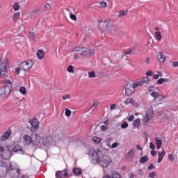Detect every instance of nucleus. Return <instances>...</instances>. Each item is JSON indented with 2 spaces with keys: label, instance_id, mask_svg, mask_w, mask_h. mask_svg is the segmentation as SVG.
<instances>
[{
  "label": "nucleus",
  "instance_id": "nucleus-61",
  "mask_svg": "<svg viewBox=\"0 0 178 178\" xmlns=\"http://www.w3.org/2000/svg\"><path fill=\"white\" fill-rule=\"evenodd\" d=\"M153 79H154V80H158V79H159V74H154L153 75Z\"/></svg>",
  "mask_w": 178,
  "mask_h": 178
},
{
  "label": "nucleus",
  "instance_id": "nucleus-41",
  "mask_svg": "<svg viewBox=\"0 0 178 178\" xmlns=\"http://www.w3.org/2000/svg\"><path fill=\"white\" fill-rule=\"evenodd\" d=\"M19 17H20V13H16L13 15V19L17 20Z\"/></svg>",
  "mask_w": 178,
  "mask_h": 178
},
{
  "label": "nucleus",
  "instance_id": "nucleus-64",
  "mask_svg": "<svg viewBox=\"0 0 178 178\" xmlns=\"http://www.w3.org/2000/svg\"><path fill=\"white\" fill-rule=\"evenodd\" d=\"M153 73L154 72L152 71H147L146 72V76H152Z\"/></svg>",
  "mask_w": 178,
  "mask_h": 178
},
{
  "label": "nucleus",
  "instance_id": "nucleus-34",
  "mask_svg": "<svg viewBox=\"0 0 178 178\" xmlns=\"http://www.w3.org/2000/svg\"><path fill=\"white\" fill-rule=\"evenodd\" d=\"M112 178H122V175L118 173L116 171H114L111 174Z\"/></svg>",
  "mask_w": 178,
  "mask_h": 178
},
{
  "label": "nucleus",
  "instance_id": "nucleus-5",
  "mask_svg": "<svg viewBox=\"0 0 178 178\" xmlns=\"http://www.w3.org/2000/svg\"><path fill=\"white\" fill-rule=\"evenodd\" d=\"M107 32L108 34H113V35H117L120 38H122L123 35V31H120L119 29H118V28H116V26H113L111 24H110V26H108V31H107Z\"/></svg>",
  "mask_w": 178,
  "mask_h": 178
},
{
  "label": "nucleus",
  "instance_id": "nucleus-6",
  "mask_svg": "<svg viewBox=\"0 0 178 178\" xmlns=\"http://www.w3.org/2000/svg\"><path fill=\"white\" fill-rule=\"evenodd\" d=\"M8 66V59H6L3 61L1 65V70H0V77L1 79H6L8 76V73L6 72V67Z\"/></svg>",
  "mask_w": 178,
  "mask_h": 178
},
{
  "label": "nucleus",
  "instance_id": "nucleus-16",
  "mask_svg": "<svg viewBox=\"0 0 178 178\" xmlns=\"http://www.w3.org/2000/svg\"><path fill=\"white\" fill-rule=\"evenodd\" d=\"M40 143H41V136L39 135H34L32 138V145L34 146L40 145Z\"/></svg>",
  "mask_w": 178,
  "mask_h": 178
},
{
  "label": "nucleus",
  "instance_id": "nucleus-23",
  "mask_svg": "<svg viewBox=\"0 0 178 178\" xmlns=\"http://www.w3.org/2000/svg\"><path fill=\"white\" fill-rule=\"evenodd\" d=\"M44 55H45V53L44 52L43 49H39L37 52V57L40 60L44 59Z\"/></svg>",
  "mask_w": 178,
  "mask_h": 178
},
{
  "label": "nucleus",
  "instance_id": "nucleus-55",
  "mask_svg": "<svg viewBox=\"0 0 178 178\" xmlns=\"http://www.w3.org/2000/svg\"><path fill=\"white\" fill-rule=\"evenodd\" d=\"M149 148H150V149H152V151H154V149H155V145H154V143L152 142L149 143Z\"/></svg>",
  "mask_w": 178,
  "mask_h": 178
},
{
  "label": "nucleus",
  "instance_id": "nucleus-2",
  "mask_svg": "<svg viewBox=\"0 0 178 178\" xmlns=\"http://www.w3.org/2000/svg\"><path fill=\"white\" fill-rule=\"evenodd\" d=\"M74 59L77 60L81 58H90V56H94L95 51L94 49H89L85 47H75L73 49Z\"/></svg>",
  "mask_w": 178,
  "mask_h": 178
},
{
  "label": "nucleus",
  "instance_id": "nucleus-9",
  "mask_svg": "<svg viewBox=\"0 0 178 178\" xmlns=\"http://www.w3.org/2000/svg\"><path fill=\"white\" fill-rule=\"evenodd\" d=\"M134 91H136V89H134V87L133 86V83L129 82L126 86H125V94L127 95V97H130Z\"/></svg>",
  "mask_w": 178,
  "mask_h": 178
},
{
  "label": "nucleus",
  "instance_id": "nucleus-45",
  "mask_svg": "<svg viewBox=\"0 0 178 178\" xmlns=\"http://www.w3.org/2000/svg\"><path fill=\"white\" fill-rule=\"evenodd\" d=\"M13 9H14V10H19V9H20V6H19V3H15L13 5Z\"/></svg>",
  "mask_w": 178,
  "mask_h": 178
},
{
  "label": "nucleus",
  "instance_id": "nucleus-38",
  "mask_svg": "<svg viewBox=\"0 0 178 178\" xmlns=\"http://www.w3.org/2000/svg\"><path fill=\"white\" fill-rule=\"evenodd\" d=\"M88 77H89V79H92L94 77H97V75L95 74V71L89 72Z\"/></svg>",
  "mask_w": 178,
  "mask_h": 178
},
{
  "label": "nucleus",
  "instance_id": "nucleus-36",
  "mask_svg": "<svg viewBox=\"0 0 178 178\" xmlns=\"http://www.w3.org/2000/svg\"><path fill=\"white\" fill-rule=\"evenodd\" d=\"M132 86H133L134 88L136 90V88H137V87H140V86H143V82H141V81L134 82V83H132Z\"/></svg>",
  "mask_w": 178,
  "mask_h": 178
},
{
  "label": "nucleus",
  "instance_id": "nucleus-57",
  "mask_svg": "<svg viewBox=\"0 0 178 178\" xmlns=\"http://www.w3.org/2000/svg\"><path fill=\"white\" fill-rule=\"evenodd\" d=\"M63 99H70V95H65L62 97Z\"/></svg>",
  "mask_w": 178,
  "mask_h": 178
},
{
  "label": "nucleus",
  "instance_id": "nucleus-60",
  "mask_svg": "<svg viewBox=\"0 0 178 178\" xmlns=\"http://www.w3.org/2000/svg\"><path fill=\"white\" fill-rule=\"evenodd\" d=\"M112 138H109L108 140H107V141H108V143H107V147H109L110 148H111V147L112 146H111V143H111V141H112Z\"/></svg>",
  "mask_w": 178,
  "mask_h": 178
},
{
  "label": "nucleus",
  "instance_id": "nucleus-8",
  "mask_svg": "<svg viewBox=\"0 0 178 178\" xmlns=\"http://www.w3.org/2000/svg\"><path fill=\"white\" fill-rule=\"evenodd\" d=\"M33 61H24L19 64V67H21L24 72H27V70H30L33 67Z\"/></svg>",
  "mask_w": 178,
  "mask_h": 178
},
{
  "label": "nucleus",
  "instance_id": "nucleus-63",
  "mask_svg": "<svg viewBox=\"0 0 178 178\" xmlns=\"http://www.w3.org/2000/svg\"><path fill=\"white\" fill-rule=\"evenodd\" d=\"M116 147H119L118 143H115L112 145L111 148H116Z\"/></svg>",
  "mask_w": 178,
  "mask_h": 178
},
{
  "label": "nucleus",
  "instance_id": "nucleus-49",
  "mask_svg": "<svg viewBox=\"0 0 178 178\" xmlns=\"http://www.w3.org/2000/svg\"><path fill=\"white\" fill-rule=\"evenodd\" d=\"M8 172H12L13 170V165H12V163H10L8 168H7Z\"/></svg>",
  "mask_w": 178,
  "mask_h": 178
},
{
  "label": "nucleus",
  "instance_id": "nucleus-22",
  "mask_svg": "<svg viewBox=\"0 0 178 178\" xmlns=\"http://www.w3.org/2000/svg\"><path fill=\"white\" fill-rule=\"evenodd\" d=\"M156 145H157L158 149H159L162 147V138L159 137H156L154 138Z\"/></svg>",
  "mask_w": 178,
  "mask_h": 178
},
{
  "label": "nucleus",
  "instance_id": "nucleus-21",
  "mask_svg": "<svg viewBox=\"0 0 178 178\" xmlns=\"http://www.w3.org/2000/svg\"><path fill=\"white\" fill-rule=\"evenodd\" d=\"M72 173L75 175V176H81V175H83V170H81V168H74Z\"/></svg>",
  "mask_w": 178,
  "mask_h": 178
},
{
  "label": "nucleus",
  "instance_id": "nucleus-32",
  "mask_svg": "<svg viewBox=\"0 0 178 178\" xmlns=\"http://www.w3.org/2000/svg\"><path fill=\"white\" fill-rule=\"evenodd\" d=\"M22 146L17 145L13 149H12L13 152H19V151H22Z\"/></svg>",
  "mask_w": 178,
  "mask_h": 178
},
{
  "label": "nucleus",
  "instance_id": "nucleus-53",
  "mask_svg": "<svg viewBox=\"0 0 178 178\" xmlns=\"http://www.w3.org/2000/svg\"><path fill=\"white\" fill-rule=\"evenodd\" d=\"M149 92H155V88L154 86H150L148 88Z\"/></svg>",
  "mask_w": 178,
  "mask_h": 178
},
{
  "label": "nucleus",
  "instance_id": "nucleus-44",
  "mask_svg": "<svg viewBox=\"0 0 178 178\" xmlns=\"http://www.w3.org/2000/svg\"><path fill=\"white\" fill-rule=\"evenodd\" d=\"M93 141H94V143H96V144H99V143H101V138H99L97 136H95V137H93Z\"/></svg>",
  "mask_w": 178,
  "mask_h": 178
},
{
  "label": "nucleus",
  "instance_id": "nucleus-1",
  "mask_svg": "<svg viewBox=\"0 0 178 178\" xmlns=\"http://www.w3.org/2000/svg\"><path fill=\"white\" fill-rule=\"evenodd\" d=\"M109 150L103 147H100L97 149V152L92 149L89 152V155L92 158V163L93 165H97L99 163L102 168H108V165L112 162V159L108 155H104V154H108Z\"/></svg>",
  "mask_w": 178,
  "mask_h": 178
},
{
  "label": "nucleus",
  "instance_id": "nucleus-52",
  "mask_svg": "<svg viewBox=\"0 0 178 178\" xmlns=\"http://www.w3.org/2000/svg\"><path fill=\"white\" fill-rule=\"evenodd\" d=\"M168 159H170V161L171 162H173V161H175V156H173V154H169L168 155Z\"/></svg>",
  "mask_w": 178,
  "mask_h": 178
},
{
  "label": "nucleus",
  "instance_id": "nucleus-39",
  "mask_svg": "<svg viewBox=\"0 0 178 178\" xmlns=\"http://www.w3.org/2000/svg\"><path fill=\"white\" fill-rule=\"evenodd\" d=\"M44 12H48V10H51V4L47 3L44 6Z\"/></svg>",
  "mask_w": 178,
  "mask_h": 178
},
{
  "label": "nucleus",
  "instance_id": "nucleus-59",
  "mask_svg": "<svg viewBox=\"0 0 178 178\" xmlns=\"http://www.w3.org/2000/svg\"><path fill=\"white\" fill-rule=\"evenodd\" d=\"M101 130H103V131H105L106 130H108V127H106V125H102Z\"/></svg>",
  "mask_w": 178,
  "mask_h": 178
},
{
  "label": "nucleus",
  "instance_id": "nucleus-18",
  "mask_svg": "<svg viewBox=\"0 0 178 178\" xmlns=\"http://www.w3.org/2000/svg\"><path fill=\"white\" fill-rule=\"evenodd\" d=\"M157 59L161 63H164L166 60V56H165L163 52H159L157 54Z\"/></svg>",
  "mask_w": 178,
  "mask_h": 178
},
{
  "label": "nucleus",
  "instance_id": "nucleus-19",
  "mask_svg": "<svg viewBox=\"0 0 178 178\" xmlns=\"http://www.w3.org/2000/svg\"><path fill=\"white\" fill-rule=\"evenodd\" d=\"M165 154H166V152L163 149L161 152L158 151V155H159L158 163H161V162H162V160L163 159V156H165Z\"/></svg>",
  "mask_w": 178,
  "mask_h": 178
},
{
  "label": "nucleus",
  "instance_id": "nucleus-40",
  "mask_svg": "<svg viewBox=\"0 0 178 178\" xmlns=\"http://www.w3.org/2000/svg\"><path fill=\"white\" fill-rule=\"evenodd\" d=\"M108 6V4L105 1H101L99 3V8H102V9H105Z\"/></svg>",
  "mask_w": 178,
  "mask_h": 178
},
{
  "label": "nucleus",
  "instance_id": "nucleus-24",
  "mask_svg": "<svg viewBox=\"0 0 178 178\" xmlns=\"http://www.w3.org/2000/svg\"><path fill=\"white\" fill-rule=\"evenodd\" d=\"M134 149H131L129 152H127V158L128 159H130V158H134Z\"/></svg>",
  "mask_w": 178,
  "mask_h": 178
},
{
  "label": "nucleus",
  "instance_id": "nucleus-37",
  "mask_svg": "<svg viewBox=\"0 0 178 178\" xmlns=\"http://www.w3.org/2000/svg\"><path fill=\"white\" fill-rule=\"evenodd\" d=\"M19 92H21V94L23 95H26L27 94V89H26L24 87H21L19 88Z\"/></svg>",
  "mask_w": 178,
  "mask_h": 178
},
{
  "label": "nucleus",
  "instance_id": "nucleus-20",
  "mask_svg": "<svg viewBox=\"0 0 178 178\" xmlns=\"http://www.w3.org/2000/svg\"><path fill=\"white\" fill-rule=\"evenodd\" d=\"M20 170H14L13 171H9L8 173L12 178L17 177L19 176Z\"/></svg>",
  "mask_w": 178,
  "mask_h": 178
},
{
  "label": "nucleus",
  "instance_id": "nucleus-51",
  "mask_svg": "<svg viewBox=\"0 0 178 178\" xmlns=\"http://www.w3.org/2000/svg\"><path fill=\"white\" fill-rule=\"evenodd\" d=\"M21 70H22L21 67L15 68V74H17V75L20 74Z\"/></svg>",
  "mask_w": 178,
  "mask_h": 178
},
{
  "label": "nucleus",
  "instance_id": "nucleus-28",
  "mask_svg": "<svg viewBox=\"0 0 178 178\" xmlns=\"http://www.w3.org/2000/svg\"><path fill=\"white\" fill-rule=\"evenodd\" d=\"M149 81H151V80H149V78L148 76H145L141 79L140 83H142V85H143L144 83L148 84Z\"/></svg>",
  "mask_w": 178,
  "mask_h": 178
},
{
  "label": "nucleus",
  "instance_id": "nucleus-26",
  "mask_svg": "<svg viewBox=\"0 0 178 178\" xmlns=\"http://www.w3.org/2000/svg\"><path fill=\"white\" fill-rule=\"evenodd\" d=\"M155 38L157 41H161V40H162V35L161 33V31L155 32Z\"/></svg>",
  "mask_w": 178,
  "mask_h": 178
},
{
  "label": "nucleus",
  "instance_id": "nucleus-10",
  "mask_svg": "<svg viewBox=\"0 0 178 178\" xmlns=\"http://www.w3.org/2000/svg\"><path fill=\"white\" fill-rule=\"evenodd\" d=\"M151 97H153L154 102H161L163 101V95L158 93V92H152L150 93Z\"/></svg>",
  "mask_w": 178,
  "mask_h": 178
},
{
  "label": "nucleus",
  "instance_id": "nucleus-4",
  "mask_svg": "<svg viewBox=\"0 0 178 178\" xmlns=\"http://www.w3.org/2000/svg\"><path fill=\"white\" fill-rule=\"evenodd\" d=\"M154 107L151 106L146 112V115L145 116V118H143V125L144 126H147L148 124V122H149V120H151V119H152V118H154Z\"/></svg>",
  "mask_w": 178,
  "mask_h": 178
},
{
  "label": "nucleus",
  "instance_id": "nucleus-62",
  "mask_svg": "<svg viewBox=\"0 0 178 178\" xmlns=\"http://www.w3.org/2000/svg\"><path fill=\"white\" fill-rule=\"evenodd\" d=\"M127 120L129 122H133L134 120V115H131L128 119Z\"/></svg>",
  "mask_w": 178,
  "mask_h": 178
},
{
  "label": "nucleus",
  "instance_id": "nucleus-7",
  "mask_svg": "<svg viewBox=\"0 0 178 178\" xmlns=\"http://www.w3.org/2000/svg\"><path fill=\"white\" fill-rule=\"evenodd\" d=\"M8 175V164L0 160V177H5Z\"/></svg>",
  "mask_w": 178,
  "mask_h": 178
},
{
  "label": "nucleus",
  "instance_id": "nucleus-42",
  "mask_svg": "<svg viewBox=\"0 0 178 178\" xmlns=\"http://www.w3.org/2000/svg\"><path fill=\"white\" fill-rule=\"evenodd\" d=\"M67 72L69 73H74V69L72 65H69L67 67Z\"/></svg>",
  "mask_w": 178,
  "mask_h": 178
},
{
  "label": "nucleus",
  "instance_id": "nucleus-11",
  "mask_svg": "<svg viewBox=\"0 0 178 178\" xmlns=\"http://www.w3.org/2000/svg\"><path fill=\"white\" fill-rule=\"evenodd\" d=\"M109 26H111V24H109V22H99V30L102 31L103 33H105V31H108Z\"/></svg>",
  "mask_w": 178,
  "mask_h": 178
},
{
  "label": "nucleus",
  "instance_id": "nucleus-54",
  "mask_svg": "<svg viewBox=\"0 0 178 178\" xmlns=\"http://www.w3.org/2000/svg\"><path fill=\"white\" fill-rule=\"evenodd\" d=\"M152 169H155V165L152 163L147 167V170H152Z\"/></svg>",
  "mask_w": 178,
  "mask_h": 178
},
{
  "label": "nucleus",
  "instance_id": "nucleus-30",
  "mask_svg": "<svg viewBox=\"0 0 178 178\" xmlns=\"http://www.w3.org/2000/svg\"><path fill=\"white\" fill-rule=\"evenodd\" d=\"M125 105H129V104H131V105H134L136 104V101L133 99H127L124 102Z\"/></svg>",
  "mask_w": 178,
  "mask_h": 178
},
{
  "label": "nucleus",
  "instance_id": "nucleus-29",
  "mask_svg": "<svg viewBox=\"0 0 178 178\" xmlns=\"http://www.w3.org/2000/svg\"><path fill=\"white\" fill-rule=\"evenodd\" d=\"M136 54V49L132 48L129 51L124 52V55H134Z\"/></svg>",
  "mask_w": 178,
  "mask_h": 178
},
{
  "label": "nucleus",
  "instance_id": "nucleus-15",
  "mask_svg": "<svg viewBox=\"0 0 178 178\" xmlns=\"http://www.w3.org/2000/svg\"><path fill=\"white\" fill-rule=\"evenodd\" d=\"M41 12H42V10L40 8H38L36 10H32L29 13L30 17L35 19V17H38L40 16Z\"/></svg>",
  "mask_w": 178,
  "mask_h": 178
},
{
  "label": "nucleus",
  "instance_id": "nucleus-43",
  "mask_svg": "<svg viewBox=\"0 0 178 178\" xmlns=\"http://www.w3.org/2000/svg\"><path fill=\"white\" fill-rule=\"evenodd\" d=\"M65 115V116H67V118H70V115H72V111L68 108H66Z\"/></svg>",
  "mask_w": 178,
  "mask_h": 178
},
{
  "label": "nucleus",
  "instance_id": "nucleus-47",
  "mask_svg": "<svg viewBox=\"0 0 178 178\" xmlns=\"http://www.w3.org/2000/svg\"><path fill=\"white\" fill-rule=\"evenodd\" d=\"M70 17L72 20H74V21L77 20V17H76L74 14L70 13Z\"/></svg>",
  "mask_w": 178,
  "mask_h": 178
},
{
  "label": "nucleus",
  "instance_id": "nucleus-27",
  "mask_svg": "<svg viewBox=\"0 0 178 178\" xmlns=\"http://www.w3.org/2000/svg\"><path fill=\"white\" fill-rule=\"evenodd\" d=\"M140 163H147L148 162V156H144L140 158Z\"/></svg>",
  "mask_w": 178,
  "mask_h": 178
},
{
  "label": "nucleus",
  "instance_id": "nucleus-50",
  "mask_svg": "<svg viewBox=\"0 0 178 178\" xmlns=\"http://www.w3.org/2000/svg\"><path fill=\"white\" fill-rule=\"evenodd\" d=\"M29 38H30V40H34L35 39V35L34 33H30L29 34Z\"/></svg>",
  "mask_w": 178,
  "mask_h": 178
},
{
  "label": "nucleus",
  "instance_id": "nucleus-3",
  "mask_svg": "<svg viewBox=\"0 0 178 178\" xmlns=\"http://www.w3.org/2000/svg\"><path fill=\"white\" fill-rule=\"evenodd\" d=\"M13 90V87L12 85V82L10 80H6V86H3V88L0 91V97L3 99L5 98H8L9 95H10V92H12V90Z\"/></svg>",
  "mask_w": 178,
  "mask_h": 178
},
{
  "label": "nucleus",
  "instance_id": "nucleus-17",
  "mask_svg": "<svg viewBox=\"0 0 178 178\" xmlns=\"http://www.w3.org/2000/svg\"><path fill=\"white\" fill-rule=\"evenodd\" d=\"M24 141L26 145H30V144H32L33 143V138H31L29 135H24Z\"/></svg>",
  "mask_w": 178,
  "mask_h": 178
},
{
  "label": "nucleus",
  "instance_id": "nucleus-12",
  "mask_svg": "<svg viewBox=\"0 0 178 178\" xmlns=\"http://www.w3.org/2000/svg\"><path fill=\"white\" fill-rule=\"evenodd\" d=\"M30 124L31 126V131L34 132L36 130H38V128L40 127V122H38V120L33 119L30 121Z\"/></svg>",
  "mask_w": 178,
  "mask_h": 178
},
{
  "label": "nucleus",
  "instance_id": "nucleus-33",
  "mask_svg": "<svg viewBox=\"0 0 178 178\" xmlns=\"http://www.w3.org/2000/svg\"><path fill=\"white\" fill-rule=\"evenodd\" d=\"M124 16H127V10H122L120 11L118 17H123Z\"/></svg>",
  "mask_w": 178,
  "mask_h": 178
},
{
  "label": "nucleus",
  "instance_id": "nucleus-48",
  "mask_svg": "<svg viewBox=\"0 0 178 178\" xmlns=\"http://www.w3.org/2000/svg\"><path fill=\"white\" fill-rule=\"evenodd\" d=\"M12 134V132L10 131H7L4 133V136L6 138H8V137H10V135Z\"/></svg>",
  "mask_w": 178,
  "mask_h": 178
},
{
  "label": "nucleus",
  "instance_id": "nucleus-35",
  "mask_svg": "<svg viewBox=\"0 0 178 178\" xmlns=\"http://www.w3.org/2000/svg\"><path fill=\"white\" fill-rule=\"evenodd\" d=\"M56 178H65L63 177V171H57L56 172Z\"/></svg>",
  "mask_w": 178,
  "mask_h": 178
},
{
  "label": "nucleus",
  "instance_id": "nucleus-46",
  "mask_svg": "<svg viewBox=\"0 0 178 178\" xmlns=\"http://www.w3.org/2000/svg\"><path fill=\"white\" fill-rule=\"evenodd\" d=\"M129 127V124L127 122H124L123 124H121L122 129H127Z\"/></svg>",
  "mask_w": 178,
  "mask_h": 178
},
{
  "label": "nucleus",
  "instance_id": "nucleus-13",
  "mask_svg": "<svg viewBox=\"0 0 178 178\" xmlns=\"http://www.w3.org/2000/svg\"><path fill=\"white\" fill-rule=\"evenodd\" d=\"M54 143V138L52 136H46L42 138V143L44 147H50V145Z\"/></svg>",
  "mask_w": 178,
  "mask_h": 178
},
{
  "label": "nucleus",
  "instance_id": "nucleus-56",
  "mask_svg": "<svg viewBox=\"0 0 178 178\" xmlns=\"http://www.w3.org/2000/svg\"><path fill=\"white\" fill-rule=\"evenodd\" d=\"M172 66V67H178V61H173Z\"/></svg>",
  "mask_w": 178,
  "mask_h": 178
},
{
  "label": "nucleus",
  "instance_id": "nucleus-14",
  "mask_svg": "<svg viewBox=\"0 0 178 178\" xmlns=\"http://www.w3.org/2000/svg\"><path fill=\"white\" fill-rule=\"evenodd\" d=\"M11 152H12L10 149H5V148L3 147V151L1 152V157L3 158V159L8 161V159H10V157L12 156Z\"/></svg>",
  "mask_w": 178,
  "mask_h": 178
},
{
  "label": "nucleus",
  "instance_id": "nucleus-58",
  "mask_svg": "<svg viewBox=\"0 0 178 178\" xmlns=\"http://www.w3.org/2000/svg\"><path fill=\"white\" fill-rule=\"evenodd\" d=\"M156 176V172H152L149 175V177L154 178Z\"/></svg>",
  "mask_w": 178,
  "mask_h": 178
},
{
  "label": "nucleus",
  "instance_id": "nucleus-25",
  "mask_svg": "<svg viewBox=\"0 0 178 178\" xmlns=\"http://www.w3.org/2000/svg\"><path fill=\"white\" fill-rule=\"evenodd\" d=\"M140 123H141V120L140 118H138L134 121L133 124L134 127H136L137 129H138V127H140Z\"/></svg>",
  "mask_w": 178,
  "mask_h": 178
},
{
  "label": "nucleus",
  "instance_id": "nucleus-31",
  "mask_svg": "<svg viewBox=\"0 0 178 178\" xmlns=\"http://www.w3.org/2000/svg\"><path fill=\"white\" fill-rule=\"evenodd\" d=\"M169 81L168 79H165V78H161L157 81V84L159 86L162 84L163 83H168Z\"/></svg>",
  "mask_w": 178,
  "mask_h": 178
}]
</instances>
